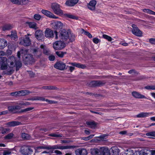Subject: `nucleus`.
Masks as SVG:
<instances>
[{
    "instance_id": "obj_1",
    "label": "nucleus",
    "mask_w": 155,
    "mask_h": 155,
    "mask_svg": "<svg viewBox=\"0 0 155 155\" xmlns=\"http://www.w3.org/2000/svg\"><path fill=\"white\" fill-rule=\"evenodd\" d=\"M74 147V146L69 145L66 146H62L60 144L55 145L53 146L49 145L45 147H37L38 149H44L47 150H53L55 149H59L60 150H64L73 148Z\"/></svg>"
},
{
    "instance_id": "obj_2",
    "label": "nucleus",
    "mask_w": 155,
    "mask_h": 155,
    "mask_svg": "<svg viewBox=\"0 0 155 155\" xmlns=\"http://www.w3.org/2000/svg\"><path fill=\"white\" fill-rule=\"evenodd\" d=\"M59 37L60 39L64 41H66L69 38L71 41H73L75 38L74 35L71 34L69 35L68 32L65 29H63L61 31Z\"/></svg>"
},
{
    "instance_id": "obj_3",
    "label": "nucleus",
    "mask_w": 155,
    "mask_h": 155,
    "mask_svg": "<svg viewBox=\"0 0 155 155\" xmlns=\"http://www.w3.org/2000/svg\"><path fill=\"white\" fill-rule=\"evenodd\" d=\"M92 153L97 155H110V150L107 148L102 147L100 149H94L92 151Z\"/></svg>"
},
{
    "instance_id": "obj_4",
    "label": "nucleus",
    "mask_w": 155,
    "mask_h": 155,
    "mask_svg": "<svg viewBox=\"0 0 155 155\" xmlns=\"http://www.w3.org/2000/svg\"><path fill=\"white\" fill-rule=\"evenodd\" d=\"M51 7L55 14L60 15H63V11L61 9L60 6L59 4L56 3H52Z\"/></svg>"
},
{
    "instance_id": "obj_5",
    "label": "nucleus",
    "mask_w": 155,
    "mask_h": 155,
    "mask_svg": "<svg viewBox=\"0 0 155 155\" xmlns=\"http://www.w3.org/2000/svg\"><path fill=\"white\" fill-rule=\"evenodd\" d=\"M30 34H28L25 36V38H21L20 39V44L24 46H28L31 44V41L28 37Z\"/></svg>"
},
{
    "instance_id": "obj_6",
    "label": "nucleus",
    "mask_w": 155,
    "mask_h": 155,
    "mask_svg": "<svg viewBox=\"0 0 155 155\" xmlns=\"http://www.w3.org/2000/svg\"><path fill=\"white\" fill-rule=\"evenodd\" d=\"M65 46V43L61 41H57L53 44L54 49L56 50H61L64 48Z\"/></svg>"
},
{
    "instance_id": "obj_7",
    "label": "nucleus",
    "mask_w": 155,
    "mask_h": 155,
    "mask_svg": "<svg viewBox=\"0 0 155 155\" xmlns=\"http://www.w3.org/2000/svg\"><path fill=\"white\" fill-rule=\"evenodd\" d=\"M54 67L62 71L67 69L68 66H66L65 63L60 61L56 62L54 65Z\"/></svg>"
},
{
    "instance_id": "obj_8",
    "label": "nucleus",
    "mask_w": 155,
    "mask_h": 155,
    "mask_svg": "<svg viewBox=\"0 0 155 155\" xmlns=\"http://www.w3.org/2000/svg\"><path fill=\"white\" fill-rule=\"evenodd\" d=\"M132 27L133 28V29L132 30V32L134 35L138 37L142 36V32L140 30L136 25L133 24L132 25Z\"/></svg>"
},
{
    "instance_id": "obj_9",
    "label": "nucleus",
    "mask_w": 155,
    "mask_h": 155,
    "mask_svg": "<svg viewBox=\"0 0 155 155\" xmlns=\"http://www.w3.org/2000/svg\"><path fill=\"white\" fill-rule=\"evenodd\" d=\"M106 83L104 81H91L90 83V86L92 87H100L104 85Z\"/></svg>"
},
{
    "instance_id": "obj_10",
    "label": "nucleus",
    "mask_w": 155,
    "mask_h": 155,
    "mask_svg": "<svg viewBox=\"0 0 155 155\" xmlns=\"http://www.w3.org/2000/svg\"><path fill=\"white\" fill-rule=\"evenodd\" d=\"M21 152L24 155H28L31 154V153L33 152V150L29 147L25 146L21 148Z\"/></svg>"
},
{
    "instance_id": "obj_11",
    "label": "nucleus",
    "mask_w": 155,
    "mask_h": 155,
    "mask_svg": "<svg viewBox=\"0 0 155 155\" xmlns=\"http://www.w3.org/2000/svg\"><path fill=\"white\" fill-rule=\"evenodd\" d=\"M21 108L20 106L18 105H12L8 107V111L13 114H15L17 112L16 110H19Z\"/></svg>"
},
{
    "instance_id": "obj_12",
    "label": "nucleus",
    "mask_w": 155,
    "mask_h": 155,
    "mask_svg": "<svg viewBox=\"0 0 155 155\" xmlns=\"http://www.w3.org/2000/svg\"><path fill=\"white\" fill-rule=\"evenodd\" d=\"M52 25L53 28L56 30L61 29L63 27V24L60 21L54 22Z\"/></svg>"
},
{
    "instance_id": "obj_13",
    "label": "nucleus",
    "mask_w": 155,
    "mask_h": 155,
    "mask_svg": "<svg viewBox=\"0 0 155 155\" xmlns=\"http://www.w3.org/2000/svg\"><path fill=\"white\" fill-rule=\"evenodd\" d=\"M45 36L49 38H52L54 37L53 31L51 29L47 28L45 31Z\"/></svg>"
},
{
    "instance_id": "obj_14",
    "label": "nucleus",
    "mask_w": 155,
    "mask_h": 155,
    "mask_svg": "<svg viewBox=\"0 0 155 155\" xmlns=\"http://www.w3.org/2000/svg\"><path fill=\"white\" fill-rule=\"evenodd\" d=\"M41 12L43 14L50 18L55 19L58 18V17H56L50 12L47 10L43 9L41 10Z\"/></svg>"
},
{
    "instance_id": "obj_15",
    "label": "nucleus",
    "mask_w": 155,
    "mask_h": 155,
    "mask_svg": "<svg viewBox=\"0 0 155 155\" xmlns=\"http://www.w3.org/2000/svg\"><path fill=\"white\" fill-rule=\"evenodd\" d=\"M75 155H87V150L84 148H79L75 150Z\"/></svg>"
},
{
    "instance_id": "obj_16",
    "label": "nucleus",
    "mask_w": 155,
    "mask_h": 155,
    "mask_svg": "<svg viewBox=\"0 0 155 155\" xmlns=\"http://www.w3.org/2000/svg\"><path fill=\"white\" fill-rule=\"evenodd\" d=\"M96 4L97 2L96 0L91 1L87 5L88 8L91 11H94L95 9V5Z\"/></svg>"
},
{
    "instance_id": "obj_17",
    "label": "nucleus",
    "mask_w": 155,
    "mask_h": 155,
    "mask_svg": "<svg viewBox=\"0 0 155 155\" xmlns=\"http://www.w3.org/2000/svg\"><path fill=\"white\" fill-rule=\"evenodd\" d=\"M132 95L135 98L138 99L147 98L144 95L137 91H133L132 93Z\"/></svg>"
},
{
    "instance_id": "obj_18",
    "label": "nucleus",
    "mask_w": 155,
    "mask_h": 155,
    "mask_svg": "<svg viewBox=\"0 0 155 155\" xmlns=\"http://www.w3.org/2000/svg\"><path fill=\"white\" fill-rule=\"evenodd\" d=\"M119 150L117 147H113L110 149V155H119Z\"/></svg>"
},
{
    "instance_id": "obj_19",
    "label": "nucleus",
    "mask_w": 155,
    "mask_h": 155,
    "mask_svg": "<svg viewBox=\"0 0 155 155\" xmlns=\"http://www.w3.org/2000/svg\"><path fill=\"white\" fill-rule=\"evenodd\" d=\"M34 56L37 58H40L41 55L42 53L39 48H35L33 50Z\"/></svg>"
},
{
    "instance_id": "obj_20",
    "label": "nucleus",
    "mask_w": 155,
    "mask_h": 155,
    "mask_svg": "<svg viewBox=\"0 0 155 155\" xmlns=\"http://www.w3.org/2000/svg\"><path fill=\"white\" fill-rule=\"evenodd\" d=\"M78 1L79 0H67L65 2V4L69 6H73L78 3Z\"/></svg>"
},
{
    "instance_id": "obj_21",
    "label": "nucleus",
    "mask_w": 155,
    "mask_h": 155,
    "mask_svg": "<svg viewBox=\"0 0 155 155\" xmlns=\"http://www.w3.org/2000/svg\"><path fill=\"white\" fill-rule=\"evenodd\" d=\"M21 124V122L17 121H12L8 122L6 125L9 127H15Z\"/></svg>"
},
{
    "instance_id": "obj_22",
    "label": "nucleus",
    "mask_w": 155,
    "mask_h": 155,
    "mask_svg": "<svg viewBox=\"0 0 155 155\" xmlns=\"http://www.w3.org/2000/svg\"><path fill=\"white\" fill-rule=\"evenodd\" d=\"M35 37L38 39H40L43 35L42 31L38 30H37L35 33Z\"/></svg>"
},
{
    "instance_id": "obj_23",
    "label": "nucleus",
    "mask_w": 155,
    "mask_h": 155,
    "mask_svg": "<svg viewBox=\"0 0 155 155\" xmlns=\"http://www.w3.org/2000/svg\"><path fill=\"white\" fill-rule=\"evenodd\" d=\"M10 59L15 61V66H16V70L17 71L18 69V68H20L21 66V61H16V58L14 57H11L10 58Z\"/></svg>"
},
{
    "instance_id": "obj_24",
    "label": "nucleus",
    "mask_w": 155,
    "mask_h": 155,
    "mask_svg": "<svg viewBox=\"0 0 155 155\" xmlns=\"http://www.w3.org/2000/svg\"><path fill=\"white\" fill-rule=\"evenodd\" d=\"M69 64H70L73 66H75L77 67L82 69L85 68L86 67V66L84 64H81L80 63H77L76 62H69Z\"/></svg>"
},
{
    "instance_id": "obj_25",
    "label": "nucleus",
    "mask_w": 155,
    "mask_h": 155,
    "mask_svg": "<svg viewBox=\"0 0 155 155\" xmlns=\"http://www.w3.org/2000/svg\"><path fill=\"white\" fill-rule=\"evenodd\" d=\"M7 42L3 39H0V49L4 48L7 45Z\"/></svg>"
},
{
    "instance_id": "obj_26",
    "label": "nucleus",
    "mask_w": 155,
    "mask_h": 155,
    "mask_svg": "<svg viewBox=\"0 0 155 155\" xmlns=\"http://www.w3.org/2000/svg\"><path fill=\"white\" fill-rule=\"evenodd\" d=\"M40 48L43 50V53L45 55H48L50 54L49 50L45 46L42 45H41Z\"/></svg>"
},
{
    "instance_id": "obj_27",
    "label": "nucleus",
    "mask_w": 155,
    "mask_h": 155,
    "mask_svg": "<svg viewBox=\"0 0 155 155\" xmlns=\"http://www.w3.org/2000/svg\"><path fill=\"white\" fill-rule=\"evenodd\" d=\"M152 114V113L141 112L137 115V117L138 118L147 117Z\"/></svg>"
},
{
    "instance_id": "obj_28",
    "label": "nucleus",
    "mask_w": 155,
    "mask_h": 155,
    "mask_svg": "<svg viewBox=\"0 0 155 155\" xmlns=\"http://www.w3.org/2000/svg\"><path fill=\"white\" fill-rule=\"evenodd\" d=\"M16 104L21 106H27L30 105L31 103L25 101H20L18 102Z\"/></svg>"
},
{
    "instance_id": "obj_29",
    "label": "nucleus",
    "mask_w": 155,
    "mask_h": 155,
    "mask_svg": "<svg viewBox=\"0 0 155 155\" xmlns=\"http://www.w3.org/2000/svg\"><path fill=\"white\" fill-rule=\"evenodd\" d=\"M27 100H31V101H36V100H39L45 101V98L43 97H39V96H35L32 98H29L27 99Z\"/></svg>"
},
{
    "instance_id": "obj_30",
    "label": "nucleus",
    "mask_w": 155,
    "mask_h": 155,
    "mask_svg": "<svg viewBox=\"0 0 155 155\" xmlns=\"http://www.w3.org/2000/svg\"><path fill=\"white\" fill-rule=\"evenodd\" d=\"M140 155H150V150L144 149L140 151Z\"/></svg>"
},
{
    "instance_id": "obj_31",
    "label": "nucleus",
    "mask_w": 155,
    "mask_h": 155,
    "mask_svg": "<svg viewBox=\"0 0 155 155\" xmlns=\"http://www.w3.org/2000/svg\"><path fill=\"white\" fill-rule=\"evenodd\" d=\"M86 124L91 128H94L96 126L97 124L94 121H89L86 122Z\"/></svg>"
},
{
    "instance_id": "obj_32",
    "label": "nucleus",
    "mask_w": 155,
    "mask_h": 155,
    "mask_svg": "<svg viewBox=\"0 0 155 155\" xmlns=\"http://www.w3.org/2000/svg\"><path fill=\"white\" fill-rule=\"evenodd\" d=\"M7 36L10 37L12 39H13L15 40H17V35L16 32H12V33L10 35H7Z\"/></svg>"
},
{
    "instance_id": "obj_33",
    "label": "nucleus",
    "mask_w": 155,
    "mask_h": 155,
    "mask_svg": "<svg viewBox=\"0 0 155 155\" xmlns=\"http://www.w3.org/2000/svg\"><path fill=\"white\" fill-rule=\"evenodd\" d=\"M13 28V26L10 24H6L2 27V30L5 31L11 29Z\"/></svg>"
},
{
    "instance_id": "obj_34",
    "label": "nucleus",
    "mask_w": 155,
    "mask_h": 155,
    "mask_svg": "<svg viewBox=\"0 0 155 155\" xmlns=\"http://www.w3.org/2000/svg\"><path fill=\"white\" fill-rule=\"evenodd\" d=\"M57 88V87L52 86H44L42 87L41 89L49 90H55Z\"/></svg>"
},
{
    "instance_id": "obj_35",
    "label": "nucleus",
    "mask_w": 155,
    "mask_h": 155,
    "mask_svg": "<svg viewBox=\"0 0 155 155\" xmlns=\"http://www.w3.org/2000/svg\"><path fill=\"white\" fill-rule=\"evenodd\" d=\"M28 25L30 28H33L35 29L38 28L37 25L36 23L33 22H29L28 23Z\"/></svg>"
},
{
    "instance_id": "obj_36",
    "label": "nucleus",
    "mask_w": 155,
    "mask_h": 155,
    "mask_svg": "<svg viewBox=\"0 0 155 155\" xmlns=\"http://www.w3.org/2000/svg\"><path fill=\"white\" fill-rule=\"evenodd\" d=\"M143 12L147 14L155 15V12L148 9H144L142 10Z\"/></svg>"
},
{
    "instance_id": "obj_37",
    "label": "nucleus",
    "mask_w": 155,
    "mask_h": 155,
    "mask_svg": "<svg viewBox=\"0 0 155 155\" xmlns=\"http://www.w3.org/2000/svg\"><path fill=\"white\" fill-rule=\"evenodd\" d=\"M19 96H25L28 94L29 92L27 90H21L18 91Z\"/></svg>"
},
{
    "instance_id": "obj_38",
    "label": "nucleus",
    "mask_w": 155,
    "mask_h": 155,
    "mask_svg": "<svg viewBox=\"0 0 155 155\" xmlns=\"http://www.w3.org/2000/svg\"><path fill=\"white\" fill-rule=\"evenodd\" d=\"M26 61L28 62H30L32 60V56L31 54H27L25 57Z\"/></svg>"
},
{
    "instance_id": "obj_39",
    "label": "nucleus",
    "mask_w": 155,
    "mask_h": 155,
    "mask_svg": "<svg viewBox=\"0 0 155 155\" xmlns=\"http://www.w3.org/2000/svg\"><path fill=\"white\" fill-rule=\"evenodd\" d=\"M56 54L59 57L63 58L64 54H66V52L61 51H57L56 52Z\"/></svg>"
},
{
    "instance_id": "obj_40",
    "label": "nucleus",
    "mask_w": 155,
    "mask_h": 155,
    "mask_svg": "<svg viewBox=\"0 0 155 155\" xmlns=\"http://www.w3.org/2000/svg\"><path fill=\"white\" fill-rule=\"evenodd\" d=\"M81 31L82 33H84L85 35L87 36L89 38H91L92 37V35L89 32L85 31L83 29H81Z\"/></svg>"
},
{
    "instance_id": "obj_41",
    "label": "nucleus",
    "mask_w": 155,
    "mask_h": 155,
    "mask_svg": "<svg viewBox=\"0 0 155 155\" xmlns=\"http://www.w3.org/2000/svg\"><path fill=\"white\" fill-rule=\"evenodd\" d=\"M21 137L24 140H27L30 138V136L29 135L25 133H22L21 134Z\"/></svg>"
},
{
    "instance_id": "obj_42",
    "label": "nucleus",
    "mask_w": 155,
    "mask_h": 155,
    "mask_svg": "<svg viewBox=\"0 0 155 155\" xmlns=\"http://www.w3.org/2000/svg\"><path fill=\"white\" fill-rule=\"evenodd\" d=\"M14 134L13 133H9L5 137V139L6 140L11 139L13 138Z\"/></svg>"
},
{
    "instance_id": "obj_43",
    "label": "nucleus",
    "mask_w": 155,
    "mask_h": 155,
    "mask_svg": "<svg viewBox=\"0 0 155 155\" xmlns=\"http://www.w3.org/2000/svg\"><path fill=\"white\" fill-rule=\"evenodd\" d=\"M7 58L5 57H1L0 58V65L2 64L6 63Z\"/></svg>"
},
{
    "instance_id": "obj_44",
    "label": "nucleus",
    "mask_w": 155,
    "mask_h": 155,
    "mask_svg": "<svg viewBox=\"0 0 155 155\" xmlns=\"http://www.w3.org/2000/svg\"><path fill=\"white\" fill-rule=\"evenodd\" d=\"M0 130L2 134H5L7 132L9 131V129L8 128H5L3 127H1L0 129Z\"/></svg>"
},
{
    "instance_id": "obj_45",
    "label": "nucleus",
    "mask_w": 155,
    "mask_h": 155,
    "mask_svg": "<svg viewBox=\"0 0 155 155\" xmlns=\"http://www.w3.org/2000/svg\"><path fill=\"white\" fill-rule=\"evenodd\" d=\"M63 15L65 17L69 18L74 19L75 18V17L74 15H71L70 14H64Z\"/></svg>"
},
{
    "instance_id": "obj_46",
    "label": "nucleus",
    "mask_w": 155,
    "mask_h": 155,
    "mask_svg": "<svg viewBox=\"0 0 155 155\" xmlns=\"http://www.w3.org/2000/svg\"><path fill=\"white\" fill-rule=\"evenodd\" d=\"M49 136L55 137H62V135L61 134H51L49 135Z\"/></svg>"
},
{
    "instance_id": "obj_47",
    "label": "nucleus",
    "mask_w": 155,
    "mask_h": 155,
    "mask_svg": "<svg viewBox=\"0 0 155 155\" xmlns=\"http://www.w3.org/2000/svg\"><path fill=\"white\" fill-rule=\"evenodd\" d=\"M11 2L14 4L21 5V0H10Z\"/></svg>"
},
{
    "instance_id": "obj_48",
    "label": "nucleus",
    "mask_w": 155,
    "mask_h": 155,
    "mask_svg": "<svg viewBox=\"0 0 155 155\" xmlns=\"http://www.w3.org/2000/svg\"><path fill=\"white\" fill-rule=\"evenodd\" d=\"M104 38L106 39L109 41H110L112 40V38L111 37L107 35L104 34L103 35Z\"/></svg>"
},
{
    "instance_id": "obj_49",
    "label": "nucleus",
    "mask_w": 155,
    "mask_h": 155,
    "mask_svg": "<svg viewBox=\"0 0 155 155\" xmlns=\"http://www.w3.org/2000/svg\"><path fill=\"white\" fill-rule=\"evenodd\" d=\"M31 2V1H29V0H21V5H25L28 4L29 2Z\"/></svg>"
},
{
    "instance_id": "obj_50",
    "label": "nucleus",
    "mask_w": 155,
    "mask_h": 155,
    "mask_svg": "<svg viewBox=\"0 0 155 155\" xmlns=\"http://www.w3.org/2000/svg\"><path fill=\"white\" fill-rule=\"evenodd\" d=\"M7 63H4L0 65L1 66L0 68L1 70H4L7 68L8 67L7 64Z\"/></svg>"
},
{
    "instance_id": "obj_51",
    "label": "nucleus",
    "mask_w": 155,
    "mask_h": 155,
    "mask_svg": "<svg viewBox=\"0 0 155 155\" xmlns=\"http://www.w3.org/2000/svg\"><path fill=\"white\" fill-rule=\"evenodd\" d=\"M10 94L12 96H15V97H17L18 96H19V93L18 91L11 92L10 93Z\"/></svg>"
},
{
    "instance_id": "obj_52",
    "label": "nucleus",
    "mask_w": 155,
    "mask_h": 155,
    "mask_svg": "<svg viewBox=\"0 0 155 155\" xmlns=\"http://www.w3.org/2000/svg\"><path fill=\"white\" fill-rule=\"evenodd\" d=\"M146 135L149 136L155 137V131H152L146 134Z\"/></svg>"
},
{
    "instance_id": "obj_53",
    "label": "nucleus",
    "mask_w": 155,
    "mask_h": 155,
    "mask_svg": "<svg viewBox=\"0 0 155 155\" xmlns=\"http://www.w3.org/2000/svg\"><path fill=\"white\" fill-rule=\"evenodd\" d=\"M41 15L38 14H35L34 16V18L36 20H39L41 18Z\"/></svg>"
},
{
    "instance_id": "obj_54",
    "label": "nucleus",
    "mask_w": 155,
    "mask_h": 155,
    "mask_svg": "<svg viewBox=\"0 0 155 155\" xmlns=\"http://www.w3.org/2000/svg\"><path fill=\"white\" fill-rule=\"evenodd\" d=\"M154 85H147L144 88L147 90H154Z\"/></svg>"
},
{
    "instance_id": "obj_55",
    "label": "nucleus",
    "mask_w": 155,
    "mask_h": 155,
    "mask_svg": "<svg viewBox=\"0 0 155 155\" xmlns=\"http://www.w3.org/2000/svg\"><path fill=\"white\" fill-rule=\"evenodd\" d=\"M126 155H135V153H133L132 150H128L126 153Z\"/></svg>"
},
{
    "instance_id": "obj_56",
    "label": "nucleus",
    "mask_w": 155,
    "mask_h": 155,
    "mask_svg": "<svg viewBox=\"0 0 155 155\" xmlns=\"http://www.w3.org/2000/svg\"><path fill=\"white\" fill-rule=\"evenodd\" d=\"M46 101L48 103L50 104H56L57 103V102L55 101H51L48 100V99H45V101Z\"/></svg>"
},
{
    "instance_id": "obj_57",
    "label": "nucleus",
    "mask_w": 155,
    "mask_h": 155,
    "mask_svg": "<svg viewBox=\"0 0 155 155\" xmlns=\"http://www.w3.org/2000/svg\"><path fill=\"white\" fill-rule=\"evenodd\" d=\"M15 61H10V64L9 65V67L11 68H12L14 67L15 66Z\"/></svg>"
},
{
    "instance_id": "obj_58",
    "label": "nucleus",
    "mask_w": 155,
    "mask_h": 155,
    "mask_svg": "<svg viewBox=\"0 0 155 155\" xmlns=\"http://www.w3.org/2000/svg\"><path fill=\"white\" fill-rule=\"evenodd\" d=\"M34 108V107H31L27 108H26L24 110H23L22 111V112H26V111H30V110H31L33 109Z\"/></svg>"
},
{
    "instance_id": "obj_59",
    "label": "nucleus",
    "mask_w": 155,
    "mask_h": 155,
    "mask_svg": "<svg viewBox=\"0 0 155 155\" xmlns=\"http://www.w3.org/2000/svg\"><path fill=\"white\" fill-rule=\"evenodd\" d=\"M149 42L152 44L155 45V38H151L150 39Z\"/></svg>"
},
{
    "instance_id": "obj_60",
    "label": "nucleus",
    "mask_w": 155,
    "mask_h": 155,
    "mask_svg": "<svg viewBox=\"0 0 155 155\" xmlns=\"http://www.w3.org/2000/svg\"><path fill=\"white\" fill-rule=\"evenodd\" d=\"M93 42L95 44H97L100 41V40L97 38H94L93 39Z\"/></svg>"
},
{
    "instance_id": "obj_61",
    "label": "nucleus",
    "mask_w": 155,
    "mask_h": 155,
    "mask_svg": "<svg viewBox=\"0 0 155 155\" xmlns=\"http://www.w3.org/2000/svg\"><path fill=\"white\" fill-rule=\"evenodd\" d=\"M55 57L54 56L51 55L49 56V59L51 61H53L55 59Z\"/></svg>"
},
{
    "instance_id": "obj_62",
    "label": "nucleus",
    "mask_w": 155,
    "mask_h": 155,
    "mask_svg": "<svg viewBox=\"0 0 155 155\" xmlns=\"http://www.w3.org/2000/svg\"><path fill=\"white\" fill-rule=\"evenodd\" d=\"M11 153V152L9 150H7L4 151L3 152V155H9Z\"/></svg>"
},
{
    "instance_id": "obj_63",
    "label": "nucleus",
    "mask_w": 155,
    "mask_h": 155,
    "mask_svg": "<svg viewBox=\"0 0 155 155\" xmlns=\"http://www.w3.org/2000/svg\"><path fill=\"white\" fill-rule=\"evenodd\" d=\"M107 135L106 134H103L101 135L99 137V138H100L101 139H104L106 138V137H107Z\"/></svg>"
},
{
    "instance_id": "obj_64",
    "label": "nucleus",
    "mask_w": 155,
    "mask_h": 155,
    "mask_svg": "<svg viewBox=\"0 0 155 155\" xmlns=\"http://www.w3.org/2000/svg\"><path fill=\"white\" fill-rule=\"evenodd\" d=\"M150 155H155V150H150Z\"/></svg>"
}]
</instances>
